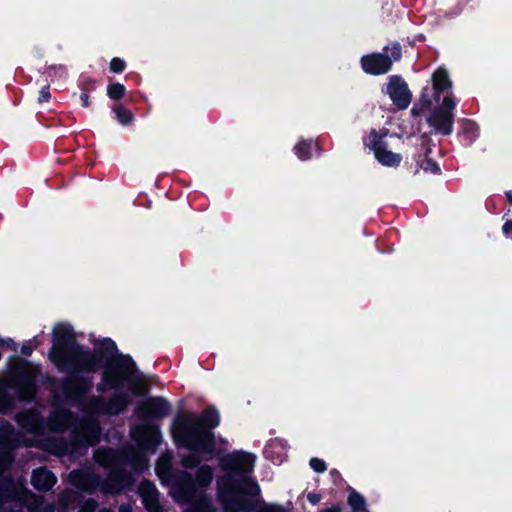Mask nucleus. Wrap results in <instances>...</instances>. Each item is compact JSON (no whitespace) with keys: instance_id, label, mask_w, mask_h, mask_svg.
I'll return each instance as SVG.
<instances>
[{"instance_id":"1","label":"nucleus","mask_w":512,"mask_h":512,"mask_svg":"<svg viewBox=\"0 0 512 512\" xmlns=\"http://www.w3.org/2000/svg\"><path fill=\"white\" fill-rule=\"evenodd\" d=\"M48 357L59 372L67 375L57 389L69 403H82L86 399L93 388L89 374L100 370V382L96 385L99 393L113 390L132 397L147 392L131 355L120 352L110 337L95 340L91 350L77 341L70 324L58 323L52 332Z\"/></svg>"},{"instance_id":"2","label":"nucleus","mask_w":512,"mask_h":512,"mask_svg":"<svg viewBox=\"0 0 512 512\" xmlns=\"http://www.w3.org/2000/svg\"><path fill=\"white\" fill-rule=\"evenodd\" d=\"M219 424L220 414L214 406H208L200 416L178 412L171 424V436L179 448L213 453L216 452L214 429Z\"/></svg>"},{"instance_id":"3","label":"nucleus","mask_w":512,"mask_h":512,"mask_svg":"<svg viewBox=\"0 0 512 512\" xmlns=\"http://www.w3.org/2000/svg\"><path fill=\"white\" fill-rule=\"evenodd\" d=\"M14 364L9 367L8 378L0 380V414L10 413L15 408L16 400L31 403L38 393L37 377L40 367L31 361L11 357Z\"/></svg>"},{"instance_id":"4","label":"nucleus","mask_w":512,"mask_h":512,"mask_svg":"<svg viewBox=\"0 0 512 512\" xmlns=\"http://www.w3.org/2000/svg\"><path fill=\"white\" fill-rule=\"evenodd\" d=\"M256 462L253 453L243 450H234L219 459V467L225 474L218 480V490L225 491L227 481H234L236 484L235 494L257 497L260 494L258 483L251 477Z\"/></svg>"},{"instance_id":"5","label":"nucleus","mask_w":512,"mask_h":512,"mask_svg":"<svg viewBox=\"0 0 512 512\" xmlns=\"http://www.w3.org/2000/svg\"><path fill=\"white\" fill-rule=\"evenodd\" d=\"M402 59V46L393 41L386 45L382 52L365 54L360 58V66L364 73L372 76L387 74L392 70L393 63Z\"/></svg>"},{"instance_id":"6","label":"nucleus","mask_w":512,"mask_h":512,"mask_svg":"<svg viewBox=\"0 0 512 512\" xmlns=\"http://www.w3.org/2000/svg\"><path fill=\"white\" fill-rule=\"evenodd\" d=\"M132 403L133 399L129 393L117 392L112 393L108 399L103 396L89 397L88 394L82 403L76 404L87 413L114 417L123 414Z\"/></svg>"},{"instance_id":"7","label":"nucleus","mask_w":512,"mask_h":512,"mask_svg":"<svg viewBox=\"0 0 512 512\" xmlns=\"http://www.w3.org/2000/svg\"><path fill=\"white\" fill-rule=\"evenodd\" d=\"M456 101L452 93H448L442 99L439 106L435 107L427 117V124L434 130L435 134L442 136L451 135L453 132L456 108Z\"/></svg>"},{"instance_id":"8","label":"nucleus","mask_w":512,"mask_h":512,"mask_svg":"<svg viewBox=\"0 0 512 512\" xmlns=\"http://www.w3.org/2000/svg\"><path fill=\"white\" fill-rule=\"evenodd\" d=\"M386 134L387 130L381 134L377 130L372 129L368 136L364 138V145L373 151L376 160L381 165L396 168L402 161V155L387 149L388 145L384 141Z\"/></svg>"},{"instance_id":"9","label":"nucleus","mask_w":512,"mask_h":512,"mask_svg":"<svg viewBox=\"0 0 512 512\" xmlns=\"http://www.w3.org/2000/svg\"><path fill=\"white\" fill-rule=\"evenodd\" d=\"M225 491L218 490V499L224 512H253L256 510V499L249 495L235 494L236 484L234 481H227Z\"/></svg>"},{"instance_id":"10","label":"nucleus","mask_w":512,"mask_h":512,"mask_svg":"<svg viewBox=\"0 0 512 512\" xmlns=\"http://www.w3.org/2000/svg\"><path fill=\"white\" fill-rule=\"evenodd\" d=\"M134 412L142 422H155V420L163 419L170 414L171 405L163 397L151 396L139 402Z\"/></svg>"},{"instance_id":"11","label":"nucleus","mask_w":512,"mask_h":512,"mask_svg":"<svg viewBox=\"0 0 512 512\" xmlns=\"http://www.w3.org/2000/svg\"><path fill=\"white\" fill-rule=\"evenodd\" d=\"M171 481L172 495L178 502L188 503L197 497L199 488L191 473L177 470L171 475Z\"/></svg>"},{"instance_id":"12","label":"nucleus","mask_w":512,"mask_h":512,"mask_svg":"<svg viewBox=\"0 0 512 512\" xmlns=\"http://www.w3.org/2000/svg\"><path fill=\"white\" fill-rule=\"evenodd\" d=\"M386 93L399 110L408 108L412 101V93L401 75H391L388 77Z\"/></svg>"},{"instance_id":"13","label":"nucleus","mask_w":512,"mask_h":512,"mask_svg":"<svg viewBox=\"0 0 512 512\" xmlns=\"http://www.w3.org/2000/svg\"><path fill=\"white\" fill-rule=\"evenodd\" d=\"M130 434L137 444L145 448H154L161 441L160 427L154 421L133 426Z\"/></svg>"},{"instance_id":"14","label":"nucleus","mask_w":512,"mask_h":512,"mask_svg":"<svg viewBox=\"0 0 512 512\" xmlns=\"http://www.w3.org/2000/svg\"><path fill=\"white\" fill-rule=\"evenodd\" d=\"M18 426L26 433L40 435L45 430L42 414L35 408L20 411L15 416Z\"/></svg>"},{"instance_id":"15","label":"nucleus","mask_w":512,"mask_h":512,"mask_svg":"<svg viewBox=\"0 0 512 512\" xmlns=\"http://www.w3.org/2000/svg\"><path fill=\"white\" fill-rule=\"evenodd\" d=\"M113 458L121 463L128 464L131 466L133 471L137 473H143L149 467L148 457L135 450H113L108 451Z\"/></svg>"},{"instance_id":"16","label":"nucleus","mask_w":512,"mask_h":512,"mask_svg":"<svg viewBox=\"0 0 512 512\" xmlns=\"http://www.w3.org/2000/svg\"><path fill=\"white\" fill-rule=\"evenodd\" d=\"M69 482L81 491L93 493L100 485L101 479L93 472L76 469L69 473Z\"/></svg>"},{"instance_id":"17","label":"nucleus","mask_w":512,"mask_h":512,"mask_svg":"<svg viewBox=\"0 0 512 512\" xmlns=\"http://www.w3.org/2000/svg\"><path fill=\"white\" fill-rule=\"evenodd\" d=\"M56 482L55 474L46 467H38L32 472L31 484L39 492H48Z\"/></svg>"},{"instance_id":"18","label":"nucleus","mask_w":512,"mask_h":512,"mask_svg":"<svg viewBox=\"0 0 512 512\" xmlns=\"http://www.w3.org/2000/svg\"><path fill=\"white\" fill-rule=\"evenodd\" d=\"M452 81L446 68L438 67L432 74V90L434 100L439 102L440 95L451 90Z\"/></svg>"},{"instance_id":"19","label":"nucleus","mask_w":512,"mask_h":512,"mask_svg":"<svg viewBox=\"0 0 512 512\" xmlns=\"http://www.w3.org/2000/svg\"><path fill=\"white\" fill-rule=\"evenodd\" d=\"M190 453L187 455H183L180 460L181 466H183L186 469H195L197 467H200L199 465L204 459V456L209 455L210 457H214L218 454V450L216 449V452L208 453V452H200L195 451L190 448H185Z\"/></svg>"},{"instance_id":"20","label":"nucleus","mask_w":512,"mask_h":512,"mask_svg":"<svg viewBox=\"0 0 512 512\" xmlns=\"http://www.w3.org/2000/svg\"><path fill=\"white\" fill-rule=\"evenodd\" d=\"M431 153V148L426 147L424 155L419 154L415 159L417 166L425 172H430L432 174H440L441 169L439 164L428 155Z\"/></svg>"},{"instance_id":"21","label":"nucleus","mask_w":512,"mask_h":512,"mask_svg":"<svg viewBox=\"0 0 512 512\" xmlns=\"http://www.w3.org/2000/svg\"><path fill=\"white\" fill-rule=\"evenodd\" d=\"M71 412L61 409L53 412L49 417V426L53 431H63L70 420Z\"/></svg>"},{"instance_id":"22","label":"nucleus","mask_w":512,"mask_h":512,"mask_svg":"<svg viewBox=\"0 0 512 512\" xmlns=\"http://www.w3.org/2000/svg\"><path fill=\"white\" fill-rule=\"evenodd\" d=\"M431 88L428 86L423 87L419 99L414 103V106L411 109V113L414 116H419L424 110L428 109L432 105Z\"/></svg>"},{"instance_id":"23","label":"nucleus","mask_w":512,"mask_h":512,"mask_svg":"<svg viewBox=\"0 0 512 512\" xmlns=\"http://www.w3.org/2000/svg\"><path fill=\"white\" fill-rule=\"evenodd\" d=\"M194 480L199 489L204 490L207 488L213 480V469L209 465H202L198 467Z\"/></svg>"},{"instance_id":"24","label":"nucleus","mask_w":512,"mask_h":512,"mask_svg":"<svg viewBox=\"0 0 512 512\" xmlns=\"http://www.w3.org/2000/svg\"><path fill=\"white\" fill-rule=\"evenodd\" d=\"M347 503L353 512H367L364 496L351 487L349 488Z\"/></svg>"},{"instance_id":"25","label":"nucleus","mask_w":512,"mask_h":512,"mask_svg":"<svg viewBox=\"0 0 512 512\" xmlns=\"http://www.w3.org/2000/svg\"><path fill=\"white\" fill-rule=\"evenodd\" d=\"M115 119L123 126L130 125L134 121V114L122 104H115L112 107Z\"/></svg>"},{"instance_id":"26","label":"nucleus","mask_w":512,"mask_h":512,"mask_svg":"<svg viewBox=\"0 0 512 512\" xmlns=\"http://www.w3.org/2000/svg\"><path fill=\"white\" fill-rule=\"evenodd\" d=\"M312 145L313 143L311 140H301L295 145L294 152L300 160H309L312 156Z\"/></svg>"},{"instance_id":"27","label":"nucleus","mask_w":512,"mask_h":512,"mask_svg":"<svg viewBox=\"0 0 512 512\" xmlns=\"http://www.w3.org/2000/svg\"><path fill=\"white\" fill-rule=\"evenodd\" d=\"M126 95V87L119 83H111L107 86V96L115 101L121 100Z\"/></svg>"},{"instance_id":"28","label":"nucleus","mask_w":512,"mask_h":512,"mask_svg":"<svg viewBox=\"0 0 512 512\" xmlns=\"http://www.w3.org/2000/svg\"><path fill=\"white\" fill-rule=\"evenodd\" d=\"M139 494L142 500H146L149 497L159 496V492L155 484L149 480H143L139 486Z\"/></svg>"},{"instance_id":"29","label":"nucleus","mask_w":512,"mask_h":512,"mask_svg":"<svg viewBox=\"0 0 512 512\" xmlns=\"http://www.w3.org/2000/svg\"><path fill=\"white\" fill-rule=\"evenodd\" d=\"M78 87L81 92L90 93L96 89V80L90 76L81 74L78 79Z\"/></svg>"},{"instance_id":"30","label":"nucleus","mask_w":512,"mask_h":512,"mask_svg":"<svg viewBox=\"0 0 512 512\" xmlns=\"http://www.w3.org/2000/svg\"><path fill=\"white\" fill-rule=\"evenodd\" d=\"M461 131L463 134L467 135L469 139H473L476 136L477 125L470 119H462Z\"/></svg>"},{"instance_id":"31","label":"nucleus","mask_w":512,"mask_h":512,"mask_svg":"<svg viewBox=\"0 0 512 512\" xmlns=\"http://www.w3.org/2000/svg\"><path fill=\"white\" fill-rule=\"evenodd\" d=\"M142 502L148 512H163V508L159 502V496L149 497L146 500H142Z\"/></svg>"},{"instance_id":"32","label":"nucleus","mask_w":512,"mask_h":512,"mask_svg":"<svg viewBox=\"0 0 512 512\" xmlns=\"http://www.w3.org/2000/svg\"><path fill=\"white\" fill-rule=\"evenodd\" d=\"M253 512H288L283 506L279 504H267L262 503L258 505V501L256 500V510Z\"/></svg>"},{"instance_id":"33","label":"nucleus","mask_w":512,"mask_h":512,"mask_svg":"<svg viewBox=\"0 0 512 512\" xmlns=\"http://www.w3.org/2000/svg\"><path fill=\"white\" fill-rule=\"evenodd\" d=\"M126 66V62L123 59L114 57L110 60L109 71L112 73L121 74L126 69Z\"/></svg>"},{"instance_id":"34","label":"nucleus","mask_w":512,"mask_h":512,"mask_svg":"<svg viewBox=\"0 0 512 512\" xmlns=\"http://www.w3.org/2000/svg\"><path fill=\"white\" fill-rule=\"evenodd\" d=\"M187 512H213V507L207 500H201L193 504Z\"/></svg>"},{"instance_id":"35","label":"nucleus","mask_w":512,"mask_h":512,"mask_svg":"<svg viewBox=\"0 0 512 512\" xmlns=\"http://www.w3.org/2000/svg\"><path fill=\"white\" fill-rule=\"evenodd\" d=\"M310 467L317 473H323L327 470V465L324 460L313 457L309 461Z\"/></svg>"},{"instance_id":"36","label":"nucleus","mask_w":512,"mask_h":512,"mask_svg":"<svg viewBox=\"0 0 512 512\" xmlns=\"http://www.w3.org/2000/svg\"><path fill=\"white\" fill-rule=\"evenodd\" d=\"M50 99H51L50 85L46 84L40 89L37 101L39 104H43L45 102H48Z\"/></svg>"},{"instance_id":"37","label":"nucleus","mask_w":512,"mask_h":512,"mask_svg":"<svg viewBox=\"0 0 512 512\" xmlns=\"http://www.w3.org/2000/svg\"><path fill=\"white\" fill-rule=\"evenodd\" d=\"M34 342V345H31L30 343H24L21 346V354L24 356H30L33 353V350L39 345V342L36 337L32 340Z\"/></svg>"},{"instance_id":"38","label":"nucleus","mask_w":512,"mask_h":512,"mask_svg":"<svg viewBox=\"0 0 512 512\" xmlns=\"http://www.w3.org/2000/svg\"><path fill=\"white\" fill-rule=\"evenodd\" d=\"M126 476L127 473L124 470H118L110 476V481L117 486H121L122 481Z\"/></svg>"},{"instance_id":"39","label":"nucleus","mask_w":512,"mask_h":512,"mask_svg":"<svg viewBox=\"0 0 512 512\" xmlns=\"http://www.w3.org/2000/svg\"><path fill=\"white\" fill-rule=\"evenodd\" d=\"M96 507H97V502H96V500H94L93 498H89V499H87V500L82 504V506L80 507V509H81L83 512H95Z\"/></svg>"},{"instance_id":"40","label":"nucleus","mask_w":512,"mask_h":512,"mask_svg":"<svg viewBox=\"0 0 512 512\" xmlns=\"http://www.w3.org/2000/svg\"><path fill=\"white\" fill-rule=\"evenodd\" d=\"M502 232L506 237L512 238V219L507 220L502 226Z\"/></svg>"},{"instance_id":"41","label":"nucleus","mask_w":512,"mask_h":512,"mask_svg":"<svg viewBox=\"0 0 512 512\" xmlns=\"http://www.w3.org/2000/svg\"><path fill=\"white\" fill-rule=\"evenodd\" d=\"M0 346H2V347L5 346V347H8V348H10L12 350H16V348H17V344L11 338H8V339H5V340L0 339Z\"/></svg>"},{"instance_id":"42","label":"nucleus","mask_w":512,"mask_h":512,"mask_svg":"<svg viewBox=\"0 0 512 512\" xmlns=\"http://www.w3.org/2000/svg\"><path fill=\"white\" fill-rule=\"evenodd\" d=\"M321 498L320 494L314 492H310L307 495V499L312 505L318 504L321 501Z\"/></svg>"},{"instance_id":"43","label":"nucleus","mask_w":512,"mask_h":512,"mask_svg":"<svg viewBox=\"0 0 512 512\" xmlns=\"http://www.w3.org/2000/svg\"><path fill=\"white\" fill-rule=\"evenodd\" d=\"M80 101H81L82 107H84V108L89 107V105H90L89 93L81 92V94H80Z\"/></svg>"},{"instance_id":"44","label":"nucleus","mask_w":512,"mask_h":512,"mask_svg":"<svg viewBox=\"0 0 512 512\" xmlns=\"http://www.w3.org/2000/svg\"><path fill=\"white\" fill-rule=\"evenodd\" d=\"M320 512H342V507L340 504H334L331 507L322 509Z\"/></svg>"},{"instance_id":"45","label":"nucleus","mask_w":512,"mask_h":512,"mask_svg":"<svg viewBox=\"0 0 512 512\" xmlns=\"http://www.w3.org/2000/svg\"><path fill=\"white\" fill-rule=\"evenodd\" d=\"M72 498H75V496L72 494L62 495L60 498V502L63 505H68L71 502Z\"/></svg>"},{"instance_id":"46","label":"nucleus","mask_w":512,"mask_h":512,"mask_svg":"<svg viewBox=\"0 0 512 512\" xmlns=\"http://www.w3.org/2000/svg\"><path fill=\"white\" fill-rule=\"evenodd\" d=\"M5 504H1L0 512H23L21 509H14L12 507H5Z\"/></svg>"},{"instance_id":"47","label":"nucleus","mask_w":512,"mask_h":512,"mask_svg":"<svg viewBox=\"0 0 512 512\" xmlns=\"http://www.w3.org/2000/svg\"><path fill=\"white\" fill-rule=\"evenodd\" d=\"M72 444L73 445L80 444V445L86 446L87 442L84 438H82V439L73 440Z\"/></svg>"},{"instance_id":"48","label":"nucleus","mask_w":512,"mask_h":512,"mask_svg":"<svg viewBox=\"0 0 512 512\" xmlns=\"http://www.w3.org/2000/svg\"><path fill=\"white\" fill-rule=\"evenodd\" d=\"M506 199L510 205H512V190H509L505 193Z\"/></svg>"},{"instance_id":"49","label":"nucleus","mask_w":512,"mask_h":512,"mask_svg":"<svg viewBox=\"0 0 512 512\" xmlns=\"http://www.w3.org/2000/svg\"><path fill=\"white\" fill-rule=\"evenodd\" d=\"M119 512H132L129 506L121 505L119 508Z\"/></svg>"},{"instance_id":"50","label":"nucleus","mask_w":512,"mask_h":512,"mask_svg":"<svg viewBox=\"0 0 512 512\" xmlns=\"http://www.w3.org/2000/svg\"><path fill=\"white\" fill-rule=\"evenodd\" d=\"M97 512H112V511L108 508H101Z\"/></svg>"},{"instance_id":"51","label":"nucleus","mask_w":512,"mask_h":512,"mask_svg":"<svg viewBox=\"0 0 512 512\" xmlns=\"http://www.w3.org/2000/svg\"><path fill=\"white\" fill-rule=\"evenodd\" d=\"M332 475L339 474V472L336 469L331 470L330 472Z\"/></svg>"},{"instance_id":"52","label":"nucleus","mask_w":512,"mask_h":512,"mask_svg":"<svg viewBox=\"0 0 512 512\" xmlns=\"http://www.w3.org/2000/svg\"><path fill=\"white\" fill-rule=\"evenodd\" d=\"M78 512H83V511H82L81 509H79V511H78Z\"/></svg>"}]
</instances>
